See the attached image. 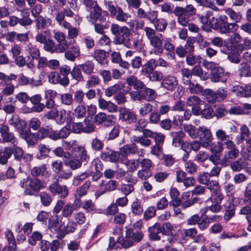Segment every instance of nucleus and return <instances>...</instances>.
I'll use <instances>...</instances> for the list:
<instances>
[{
	"label": "nucleus",
	"mask_w": 251,
	"mask_h": 251,
	"mask_svg": "<svg viewBox=\"0 0 251 251\" xmlns=\"http://www.w3.org/2000/svg\"><path fill=\"white\" fill-rule=\"evenodd\" d=\"M203 24L207 25L215 30H219L222 34H227L237 30L238 25L235 23H228V18L225 15H220L218 18L213 16V12L207 11L204 16L200 17Z\"/></svg>",
	"instance_id": "nucleus-1"
},
{
	"label": "nucleus",
	"mask_w": 251,
	"mask_h": 251,
	"mask_svg": "<svg viewBox=\"0 0 251 251\" xmlns=\"http://www.w3.org/2000/svg\"><path fill=\"white\" fill-rule=\"evenodd\" d=\"M145 153V150L139 149L134 143L126 144L120 149L119 152L114 151L106 148L101 152L100 158L102 160L115 163L118 161L120 155L126 157L129 154H137L139 156H143Z\"/></svg>",
	"instance_id": "nucleus-2"
},
{
	"label": "nucleus",
	"mask_w": 251,
	"mask_h": 251,
	"mask_svg": "<svg viewBox=\"0 0 251 251\" xmlns=\"http://www.w3.org/2000/svg\"><path fill=\"white\" fill-rule=\"evenodd\" d=\"M19 185L24 189V193L25 195L33 196L40 190L45 188L47 183L37 177L27 176L20 180Z\"/></svg>",
	"instance_id": "nucleus-3"
},
{
	"label": "nucleus",
	"mask_w": 251,
	"mask_h": 251,
	"mask_svg": "<svg viewBox=\"0 0 251 251\" xmlns=\"http://www.w3.org/2000/svg\"><path fill=\"white\" fill-rule=\"evenodd\" d=\"M104 5L109 12L110 16L115 18L119 22H126L127 19L130 17V15L125 12L122 7L118 5L115 1L105 0Z\"/></svg>",
	"instance_id": "nucleus-4"
},
{
	"label": "nucleus",
	"mask_w": 251,
	"mask_h": 251,
	"mask_svg": "<svg viewBox=\"0 0 251 251\" xmlns=\"http://www.w3.org/2000/svg\"><path fill=\"white\" fill-rule=\"evenodd\" d=\"M225 147L226 150L224 151L223 155L221 156V161L219 163V165L223 167L228 166L232 161L238 158L240 153L239 150L233 141Z\"/></svg>",
	"instance_id": "nucleus-5"
},
{
	"label": "nucleus",
	"mask_w": 251,
	"mask_h": 251,
	"mask_svg": "<svg viewBox=\"0 0 251 251\" xmlns=\"http://www.w3.org/2000/svg\"><path fill=\"white\" fill-rule=\"evenodd\" d=\"M129 95L131 99L134 101L146 100L147 101H151L157 97L155 90L148 88L146 86L141 91H131Z\"/></svg>",
	"instance_id": "nucleus-6"
},
{
	"label": "nucleus",
	"mask_w": 251,
	"mask_h": 251,
	"mask_svg": "<svg viewBox=\"0 0 251 251\" xmlns=\"http://www.w3.org/2000/svg\"><path fill=\"white\" fill-rule=\"evenodd\" d=\"M224 199L222 193L211 195V196L206 200L207 206L206 210H210L212 213H218L222 209L221 205Z\"/></svg>",
	"instance_id": "nucleus-7"
},
{
	"label": "nucleus",
	"mask_w": 251,
	"mask_h": 251,
	"mask_svg": "<svg viewBox=\"0 0 251 251\" xmlns=\"http://www.w3.org/2000/svg\"><path fill=\"white\" fill-rule=\"evenodd\" d=\"M225 144L221 141L211 142L209 147L210 151L212 153L210 155L209 161L214 165H219L221 156L220 154L224 151Z\"/></svg>",
	"instance_id": "nucleus-8"
},
{
	"label": "nucleus",
	"mask_w": 251,
	"mask_h": 251,
	"mask_svg": "<svg viewBox=\"0 0 251 251\" xmlns=\"http://www.w3.org/2000/svg\"><path fill=\"white\" fill-rule=\"evenodd\" d=\"M75 210V208L73 204H65V201L64 200H59L57 201L53 208V212L57 214L62 210V216L65 218H68L73 214Z\"/></svg>",
	"instance_id": "nucleus-9"
},
{
	"label": "nucleus",
	"mask_w": 251,
	"mask_h": 251,
	"mask_svg": "<svg viewBox=\"0 0 251 251\" xmlns=\"http://www.w3.org/2000/svg\"><path fill=\"white\" fill-rule=\"evenodd\" d=\"M197 137L201 143V147L204 148L209 147L213 140L211 130L206 126H200L197 129Z\"/></svg>",
	"instance_id": "nucleus-10"
},
{
	"label": "nucleus",
	"mask_w": 251,
	"mask_h": 251,
	"mask_svg": "<svg viewBox=\"0 0 251 251\" xmlns=\"http://www.w3.org/2000/svg\"><path fill=\"white\" fill-rule=\"evenodd\" d=\"M0 134L3 143H10L14 145L17 143V138L14 133L10 132L8 126L5 124L2 120H0Z\"/></svg>",
	"instance_id": "nucleus-11"
},
{
	"label": "nucleus",
	"mask_w": 251,
	"mask_h": 251,
	"mask_svg": "<svg viewBox=\"0 0 251 251\" xmlns=\"http://www.w3.org/2000/svg\"><path fill=\"white\" fill-rule=\"evenodd\" d=\"M198 230L196 228L183 229L181 231L182 240H186L187 238H189L194 240L195 243L203 242L205 238L203 234H198Z\"/></svg>",
	"instance_id": "nucleus-12"
},
{
	"label": "nucleus",
	"mask_w": 251,
	"mask_h": 251,
	"mask_svg": "<svg viewBox=\"0 0 251 251\" xmlns=\"http://www.w3.org/2000/svg\"><path fill=\"white\" fill-rule=\"evenodd\" d=\"M87 9L90 11V19L92 22H97L98 20L100 22H103L105 19L102 16V9L98 5L97 1L93 3V5H90V7H87Z\"/></svg>",
	"instance_id": "nucleus-13"
},
{
	"label": "nucleus",
	"mask_w": 251,
	"mask_h": 251,
	"mask_svg": "<svg viewBox=\"0 0 251 251\" xmlns=\"http://www.w3.org/2000/svg\"><path fill=\"white\" fill-rule=\"evenodd\" d=\"M121 32L115 37L114 42L116 45H126L130 42L129 37L132 33L126 26H122Z\"/></svg>",
	"instance_id": "nucleus-14"
},
{
	"label": "nucleus",
	"mask_w": 251,
	"mask_h": 251,
	"mask_svg": "<svg viewBox=\"0 0 251 251\" xmlns=\"http://www.w3.org/2000/svg\"><path fill=\"white\" fill-rule=\"evenodd\" d=\"M49 226L50 228L57 234V237L63 238L65 237V232L63 230V226L59 223V216L55 215L49 220Z\"/></svg>",
	"instance_id": "nucleus-15"
},
{
	"label": "nucleus",
	"mask_w": 251,
	"mask_h": 251,
	"mask_svg": "<svg viewBox=\"0 0 251 251\" xmlns=\"http://www.w3.org/2000/svg\"><path fill=\"white\" fill-rule=\"evenodd\" d=\"M150 41V45L153 47V52L156 55H160L163 52V38L161 34H157Z\"/></svg>",
	"instance_id": "nucleus-16"
},
{
	"label": "nucleus",
	"mask_w": 251,
	"mask_h": 251,
	"mask_svg": "<svg viewBox=\"0 0 251 251\" xmlns=\"http://www.w3.org/2000/svg\"><path fill=\"white\" fill-rule=\"evenodd\" d=\"M49 190L52 194L58 195L61 198H65L68 195L67 186L60 185L57 181L51 184Z\"/></svg>",
	"instance_id": "nucleus-17"
},
{
	"label": "nucleus",
	"mask_w": 251,
	"mask_h": 251,
	"mask_svg": "<svg viewBox=\"0 0 251 251\" xmlns=\"http://www.w3.org/2000/svg\"><path fill=\"white\" fill-rule=\"evenodd\" d=\"M119 119L129 124L136 123L137 116L129 109L125 107H121L119 109Z\"/></svg>",
	"instance_id": "nucleus-18"
},
{
	"label": "nucleus",
	"mask_w": 251,
	"mask_h": 251,
	"mask_svg": "<svg viewBox=\"0 0 251 251\" xmlns=\"http://www.w3.org/2000/svg\"><path fill=\"white\" fill-rule=\"evenodd\" d=\"M187 106L192 107V112L194 115H199L201 114L200 105L203 104L202 100L197 96L190 97L187 100Z\"/></svg>",
	"instance_id": "nucleus-19"
},
{
	"label": "nucleus",
	"mask_w": 251,
	"mask_h": 251,
	"mask_svg": "<svg viewBox=\"0 0 251 251\" xmlns=\"http://www.w3.org/2000/svg\"><path fill=\"white\" fill-rule=\"evenodd\" d=\"M30 174L33 177L41 176L45 178H49L51 176V172L48 170L46 164H42L40 166L33 167L30 170Z\"/></svg>",
	"instance_id": "nucleus-20"
},
{
	"label": "nucleus",
	"mask_w": 251,
	"mask_h": 251,
	"mask_svg": "<svg viewBox=\"0 0 251 251\" xmlns=\"http://www.w3.org/2000/svg\"><path fill=\"white\" fill-rule=\"evenodd\" d=\"M94 119L97 124H103L104 126H109L114 124L115 118L113 115L100 112L96 115Z\"/></svg>",
	"instance_id": "nucleus-21"
},
{
	"label": "nucleus",
	"mask_w": 251,
	"mask_h": 251,
	"mask_svg": "<svg viewBox=\"0 0 251 251\" xmlns=\"http://www.w3.org/2000/svg\"><path fill=\"white\" fill-rule=\"evenodd\" d=\"M225 75V71L223 68L215 67L210 73V80L213 82H225L226 79L224 77Z\"/></svg>",
	"instance_id": "nucleus-22"
},
{
	"label": "nucleus",
	"mask_w": 251,
	"mask_h": 251,
	"mask_svg": "<svg viewBox=\"0 0 251 251\" xmlns=\"http://www.w3.org/2000/svg\"><path fill=\"white\" fill-rule=\"evenodd\" d=\"M178 83V80L176 76L168 75L162 80L161 85L164 89L173 91L176 88Z\"/></svg>",
	"instance_id": "nucleus-23"
},
{
	"label": "nucleus",
	"mask_w": 251,
	"mask_h": 251,
	"mask_svg": "<svg viewBox=\"0 0 251 251\" xmlns=\"http://www.w3.org/2000/svg\"><path fill=\"white\" fill-rule=\"evenodd\" d=\"M9 125L14 127L19 133L26 127V122L20 119L17 115H13L8 120Z\"/></svg>",
	"instance_id": "nucleus-24"
},
{
	"label": "nucleus",
	"mask_w": 251,
	"mask_h": 251,
	"mask_svg": "<svg viewBox=\"0 0 251 251\" xmlns=\"http://www.w3.org/2000/svg\"><path fill=\"white\" fill-rule=\"evenodd\" d=\"M20 136L24 139L27 144L30 146H34L37 143V138L35 135L30 132L29 129L24 128L19 133Z\"/></svg>",
	"instance_id": "nucleus-25"
},
{
	"label": "nucleus",
	"mask_w": 251,
	"mask_h": 251,
	"mask_svg": "<svg viewBox=\"0 0 251 251\" xmlns=\"http://www.w3.org/2000/svg\"><path fill=\"white\" fill-rule=\"evenodd\" d=\"M41 100L42 97L40 94H36L29 97V100L34 105L32 109L34 112H40L44 109V104L40 102Z\"/></svg>",
	"instance_id": "nucleus-26"
},
{
	"label": "nucleus",
	"mask_w": 251,
	"mask_h": 251,
	"mask_svg": "<svg viewBox=\"0 0 251 251\" xmlns=\"http://www.w3.org/2000/svg\"><path fill=\"white\" fill-rule=\"evenodd\" d=\"M80 55V50L78 45H74L72 46L70 50H68L65 53V58L70 61L74 62L76 58Z\"/></svg>",
	"instance_id": "nucleus-27"
},
{
	"label": "nucleus",
	"mask_w": 251,
	"mask_h": 251,
	"mask_svg": "<svg viewBox=\"0 0 251 251\" xmlns=\"http://www.w3.org/2000/svg\"><path fill=\"white\" fill-rule=\"evenodd\" d=\"M215 137L218 141L223 142L225 146L233 142L230 135L227 134L226 132L222 128L218 129L215 131Z\"/></svg>",
	"instance_id": "nucleus-28"
},
{
	"label": "nucleus",
	"mask_w": 251,
	"mask_h": 251,
	"mask_svg": "<svg viewBox=\"0 0 251 251\" xmlns=\"http://www.w3.org/2000/svg\"><path fill=\"white\" fill-rule=\"evenodd\" d=\"M109 56L107 52L102 50H96L93 53V57L100 64L103 65H107V59Z\"/></svg>",
	"instance_id": "nucleus-29"
},
{
	"label": "nucleus",
	"mask_w": 251,
	"mask_h": 251,
	"mask_svg": "<svg viewBox=\"0 0 251 251\" xmlns=\"http://www.w3.org/2000/svg\"><path fill=\"white\" fill-rule=\"evenodd\" d=\"M170 136L172 140V145L175 147L182 146L183 143V138L185 134L182 131H173L170 133Z\"/></svg>",
	"instance_id": "nucleus-30"
},
{
	"label": "nucleus",
	"mask_w": 251,
	"mask_h": 251,
	"mask_svg": "<svg viewBox=\"0 0 251 251\" xmlns=\"http://www.w3.org/2000/svg\"><path fill=\"white\" fill-rule=\"evenodd\" d=\"M117 186V181L115 180H110L105 184L104 189H100L97 191L95 196L96 199L104 194L106 191H113L116 190Z\"/></svg>",
	"instance_id": "nucleus-31"
},
{
	"label": "nucleus",
	"mask_w": 251,
	"mask_h": 251,
	"mask_svg": "<svg viewBox=\"0 0 251 251\" xmlns=\"http://www.w3.org/2000/svg\"><path fill=\"white\" fill-rule=\"evenodd\" d=\"M233 91L236 93L237 96L242 97L251 96V86L249 85H245V86L237 85L234 87Z\"/></svg>",
	"instance_id": "nucleus-32"
},
{
	"label": "nucleus",
	"mask_w": 251,
	"mask_h": 251,
	"mask_svg": "<svg viewBox=\"0 0 251 251\" xmlns=\"http://www.w3.org/2000/svg\"><path fill=\"white\" fill-rule=\"evenodd\" d=\"M149 238L153 241L160 240L161 238L159 234L162 231L161 225L158 223L155 224L149 228Z\"/></svg>",
	"instance_id": "nucleus-33"
},
{
	"label": "nucleus",
	"mask_w": 251,
	"mask_h": 251,
	"mask_svg": "<svg viewBox=\"0 0 251 251\" xmlns=\"http://www.w3.org/2000/svg\"><path fill=\"white\" fill-rule=\"evenodd\" d=\"M12 148L11 147H5L0 149V164L1 165L6 164L8 159L13 154Z\"/></svg>",
	"instance_id": "nucleus-34"
},
{
	"label": "nucleus",
	"mask_w": 251,
	"mask_h": 251,
	"mask_svg": "<svg viewBox=\"0 0 251 251\" xmlns=\"http://www.w3.org/2000/svg\"><path fill=\"white\" fill-rule=\"evenodd\" d=\"M244 198L243 200L239 198H235L234 200L235 202L237 201L239 202H243L244 204L251 205V182L248 183L245 186L244 191Z\"/></svg>",
	"instance_id": "nucleus-35"
},
{
	"label": "nucleus",
	"mask_w": 251,
	"mask_h": 251,
	"mask_svg": "<svg viewBox=\"0 0 251 251\" xmlns=\"http://www.w3.org/2000/svg\"><path fill=\"white\" fill-rule=\"evenodd\" d=\"M98 104L100 108L106 110L109 112H115L118 109V106L116 104L110 101H106L103 99H99Z\"/></svg>",
	"instance_id": "nucleus-36"
},
{
	"label": "nucleus",
	"mask_w": 251,
	"mask_h": 251,
	"mask_svg": "<svg viewBox=\"0 0 251 251\" xmlns=\"http://www.w3.org/2000/svg\"><path fill=\"white\" fill-rule=\"evenodd\" d=\"M182 9L180 11L175 8L174 13L177 17V21L178 23L181 25L185 26L189 24L190 16L182 12Z\"/></svg>",
	"instance_id": "nucleus-37"
},
{
	"label": "nucleus",
	"mask_w": 251,
	"mask_h": 251,
	"mask_svg": "<svg viewBox=\"0 0 251 251\" xmlns=\"http://www.w3.org/2000/svg\"><path fill=\"white\" fill-rule=\"evenodd\" d=\"M126 233L134 243L140 242L144 237V234L141 231H134L131 228H126Z\"/></svg>",
	"instance_id": "nucleus-38"
},
{
	"label": "nucleus",
	"mask_w": 251,
	"mask_h": 251,
	"mask_svg": "<svg viewBox=\"0 0 251 251\" xmlns=\"http://www.w3.org/2000/svg\"><path fill=\"white\" fill-rule=\"evenodd\" d=\"M157 64L155 59L151 58L148 60L142 67L141 72L145 75L151 74V72L155 70Z\"/></svg>",
	"instance_id": "nucleus-39"
},
{
	"label": "nucleus",
	"mask_w": 251,
	"mask_h": 251,
	"mask_svg": "<svg viewBox=\"0 0 251 251\" xmlns=\"http://www.w3.org/2000/svg\"><path fill=\"white\" fill-rule=\"evenodd\" d=\"M36 28L38 30L48 27L51 24L49 19H46L43 16H39L35 18Z\"/></svg>",
	"instance_id": "nucleus-40"
},
{
	"label": "nucleus",
	"mask_w": 251,
	"mask_h": 251,
	"mask_svg": "<svg viewBox=\"0 0 251 251\" xmlns=\"http://www.w3.org/2000/svg\"><path fill=\"white\" fill-rule=\"evenodd\" d=\"M223 11L225 13V15L227 16L231 21H234L233 23H235L237 25V23L239 22L242 19V15L240 12H236L230 8H226L223 9Z\"/></svg>",
	"instance_id": "nucleus-41"
},
{
	"label": "nucleus",
	"mask_w": 251,
	"mask_h": 251,
	"mask_svg": "<svg viewBox=\"0 0 251 251\" xmlns=\"http://www.w3.org/2000/svg\"><path fill=\"white\" fill-rule=\"evenodd\" d=\"M25 50L30 54L32 60L37 59L40 55L39 50L31 43H27L25 47Z\"/></svg>",
	"instance_id": "nucleus-42"
},
{
	"label": "nucleus",
	"mask_w": 251,
	"mask_h": 251,
	"mask_svg": "<svg viewBox=\"0 0 251 251\" xmlns=\"http://www.w3.org/2000/svg\"><path fill=\"white\" fill-rule=\"evenodd\" d=\"M189 192L183 193L182 195V199L184 201L181 204V207L183 209H186L192 206L195 203L199 201L198 198L195 197L189 199Z\"/></svg>",
	"instance_id": "nucleus-43"
},
{
	"label": "nucleus",
	"mask_w": 251,
	"mask_h": 251,
	"mask_svg": "<svg viewBox=\"0 0 251 251\" xmlns=\"http://www.w3.org/2000/svg\"><path fill=\"white\" fill-rule=\"evenodd\" d=\"M78 65L83 73L87 75H90L94 73L95 64L92 60H86L83 63Z\"/></svg>",
	"instance_id": "nucleus-44"
},
{
	"label": "nucleus",
	"mask_w": 251,
	"mask_h": 251,
	"mask_svg": "<svg viewBox=\"0 0 251 251\" xmlns=\"http://www.w3.org/2000/svg\"><path fill=\"white\" fill-rule=\"evenodd\" d=\"M191 71L193 75L199 77L202 81H205L209 78L208 73L204 72L200 65H195Z\"/></svg>",
	"instance_id": "nucleus-45"
},
{
	"label": "nucleus",
	"mask_w": 251,
	"mask_h": 251,
	"mask_svg": "<svg viewBox=\"0 0 251 251\" xmlns=\"http://www.w3.org/2000/svg\"><path fill=\"white\" fill-rule=\"evenodd\" d=\"M50 37V31L49 29H47L38 32L35 37V39L37 42L44 44Z\"/></svg>",
	"instance_id": "nucleus-46"
},
{
	"label": "nucleus",
	"mask_w": 251,
	"mask_h": 251,
	"mask_svg": "<svg viewBox=\"0 0 251 251\" xmlns=\"http://www.w3.org/2000/svg\"><path fill=\"white\" fill-rule=\"evenodd\" d=\"M207 188L211 192V195L216 194L217 193H222L220 191V186L218 180L216 179H211L205 184Z\"/></svg>",
	"instance_id": "nucleus-47"
},
{
	"label": "nucleus",
	"mask_w": 251,
	"mask_h": 251,
	"mask_svg": "<svg viewBox=\"0 0 251 251\" xmlns=\"http://www.w3.org/2000/svg\"><path fill=\"white\" fill-rule=\"evenodd\" d=\"M180 74L181 75V81L183 84L186 85L192 81V72L189 68H182L180 71Z\"/></svg>",
	"instance_id": "nucleus-48"
},
{
	"label": "nucleus",
	"mask_w": 251,
	"mask_h": 251,
	"mask_svg": "<svg viewBox=\"0 0 251 251\" xmlns=\"http://www.w3.org/2000/svg\"><path fill=\"white\" fill-rule=\"evenodd\" d=\"M163 50L165 49L173 58L175 56V47L172 42L171 38H166L163 43Z\"/></svg>",
	"instance_id": "nucleus-49"
},
{
	"label": "nucleus",
	"mask_w": 251,
	"mask_h": 251,
	"mask_svg": "<svg viewBox=\"0 0 251 251\" xmlns=\"http://www.w3.org/2000/svg\"><path fill=\"white\" fill-rule=\"evenodd\" d=\"M64 164L72 170H75L80 168L82 165L80 159L75 157H72L70 160L65 161Z\"/></svg>",
	"instance_id": "nucleus-50"
},
{
	"label": "nucleus",
	"mask_w": 251,
	"mask_h": 251,
	"mask_svg": "<svg viewBox=\"0 0 251 251\" xmlns=\"http://www.w3.org/2000/svg\"><path fill=\"white\" fill-rule=\"evenodd\" d=\"M117 242L122 248L125 249H128L134 245V243L127 236L126 233H125V237L119 238Z\"/></svg>",
	"instance_id": "nucleus-51"
},
{
	"label": "nucleus",
	"mask_w": 251,
	"mask_h": 251,
	"mask_svg": "<svg viewBox=\"0 0 251 251\" xmlns=\"http://www.w3.org/2000/svg\"><path fill=\"white\" fill-rule=\"evenodd\" d=\"M251 69V67L248 64L241 63L238 70L239 75L240 77H250Z\"/></svg>",
	"instance_id": "nucleus-52"
},
{
	"label": "nucleus",
	"mask_w": 251,
	"mask_h": 251,
	"mask_svg": "<svg viewBox=\"0 0 251 251\" xmlns=\"http://www.w3.org/2000/svg\"><path fill=\"white\" fill-rule=\"evenodd\" d=\"M202 96L205 98L207 102L209 103L213 104L217 101L215 92L211 89L204 90Z\"/></svg>",
	"instance_id": "nucleus-53"
},
{
	"label": "nucleus",
	"mask_w": 251,
	"mask_h": 251,
	"mask_svg": "<svg viewBox=\"0 0 251 251\" xmlns=\"http://www.w3.org/2000/svg\"><path fill=\"white\" fill-rule=\"evenodd\" d=\"M90 185L91 182L89 180L85 181L82 186L76 189L75 193V195H77V197H80L81 198L86 195L90 188Z\"/></svg>",
	"instance_id": "nucleus-54"
},
{
	"label": "nucleus",
	"mask_w": 251,
	"mask_h": 251,
	"mask_svg": "<svg viewBox=\"0 0 251 251\" xmlns=\"http://www.w3.org/2000/svg\"><path fill=\"white\" fill-rule=\"evenodd\" d=\"M188 85V87L187 90L189 92L192 94H198L199 93H201L202 95V93L204 91L203 87L200 84L196 83H194L192 81L190 83L186 84Z\"/></svg>",
	"instance_id": "nucleus-55"
},
{
	"label": "nucleus",
	"mask_w": 251,
	"mask_h": 251,
	"mask_svg": "<svg viewBox=\"0 0 251 251\" xmlns=\"http://www.w3.org/2000/svg\"><path fill=\"white\" fill-rule=\"evenodd\" d=\"M101 80L97 75H92L88 78L85 83V87L90 89L95 87L100 84Z\"/></svg>",
	"instance_id": "nucleus-56"
},
{
	"label": "nucleus",
	"mask_w": 251,
	"mask_h": 251,
	"mask_svg": "<svg viewBox=\"0 0 251 251\" xmlns=\"http://www.w3.org/2000/svg\"><path fill=\"white\" fill-rule=\"evenodd\" d=\"M132 139L133 142H132L131 144L134 143L136 145L135 143H139L141 145L144 147H148L151 144V141L150 139L143 136H133Z\"/></svg>",
	"instance_id": "nucleus-57"
},
{
	"label": "nucleus",
	"mask_w": 251,
	"mask_h": 251,
	"mask_svg": "<svg viewBox=\"0 0 251 251\" xmlns=\"http://www.w3.org/2000/svg\"><path fill=\"white\" fill-rule=\"evenodd\" d=\"M82 207L86 212L90 213L97 210V206L91 200H86L82 203Z\"/></svg>",
	"instance_id": "nucleus-58"
},
{
	"label": "nucleus",
	"mask_w": 251,
	"mask_h": 251,
	"mask_svg": "<svg viewBox=\"0 0 251 251\" xmlns=\"http://www.w3.org/2000/svg\"><path fill=\"white\" fill-rule=\"evenodd\" d=\"M152 105L149 102H144L139 108V113L142 116H146L152 110Z\"/></svg>",
	"instance_id": "nucleus-59"
},
{
	"label": "nucleus",
	"mask_w": 251,
	"mask_h": 251,
	"mask_svg": "<svg viewBox=\"0 0 251 251\" xmlns=\"http://www.w3.org/2000/svg\"><path fill=\"white\" fill-rule=\"evenodd\" d=\"M235 215V206L233 203L229 202V205L226 206V212L224 218L226 222L230 220Z\"/></svg>",
	"instance_id": "nucleus-60"
},
{
	"label": "nucleus",
	"mask_w": 251,
	"mask_h": 251,
	"mask_svg": "<svg viewBox=\"0 0 251 251\" xmlns=\"http://www.w3.org/2000/svg\"><path fill=\"white\" fill-rule=\"evenodd\" d=\"M73 119L71 111H67L65 110H61L60 111L59 114V122L61 123L66 122L67 123H70Z\"/></svg>",
	"instance_id": "nucleus-61"
},
{
	"label": "nucleus",
	"mask_w": 251,
	"mask_h": 251,
	"mask_svg": "<svg viewBox=\"0 0 251 251\" xmlns=\"http://www.w3.org/2000/svg\"><path fill=\"white\" fill-rule=\"evenodd\" d=\"M81 71V69L79 67V65H78L73 68L71 72V75L74 79L77 81H81L84 79V76Z\"/></svg>",
	"instance_id": "nucleus-62"
},
{
	"label": "nucleus",
	"mask_w": 251,
	"mask_h": 251,
	"mask_svg": "<svg viewBox=\"0 0 251 251\" xmlns=\"http://www.w3.org/2000/svg\"><path fill=\"white\" fill-rule=\"evenodd\" d=\"M60 97L61 104L67 106L72 105L74 100L72 95L69 93H64L60 94Z\"/></svg>",
	"instance_id": "nucleus-63"
},
{
	"label": "nucleus",
	"mask_w": 251,
	"mask_h": 251,
	"mask_svg": "<svg viewBox=\"0 0 251 251\" xmlns=\"http://www.w3.org/2000/svg\"><path fill=\"white\" fill-rule=\"evenodd\" d=\"M155 29L159 32L164 31L167 26V21L163 19H158L153 23Z\"/></svg>",
	"instance_id": "nucleus-64"
}]
</instances>
